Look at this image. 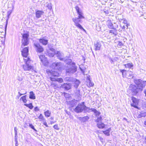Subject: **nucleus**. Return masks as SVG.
<instances>
[{"label": "nucleus", "mask_w": 146, "mask_h": 146, "mask_svg": "<svg viewBox=\"0 0 146 146\" xmlns=\"http://www.w3.org/2000/svg\"><path fill=\"white\" fill-rule=\"evenodd\" d=\"M75 13L78 15V17L73 18L72 20L74 23L75 25L77 27L80 29L83 30L84 31H86L82 27V26L79 23L80 22L82 19H84L83 13L81 10H76Z\"/></svg>", "instance_id": "nucleus-1"}, {"label": "nucleus", "mask_w": 146, "mask_h": 146, "mask_svg": "<svg viewBox=\"0 0 146 146\" xmlns=\"http://www.w3.org/2000/svg\"><path fill=\"white\" fill-rule=\"evenodd\" d=\"M24 60L25 64L23 65L22 66L24 71L35 70L33 66L29 65V64L31 62L30 59H24Z\"/></svg>", "instance_id": "nucleus-2"}, {"label": "nucleus", "mask_w": 146, "mask_h": 146, "mask_svg": "<svg viewBox=\"0 0 146 146\" xmlns=\"http://www.w3.org/2000/svg\"><path fill=\"white\" fill-rule=\"evenodd\" d=\"M90 111L93 112L95 117L97 118V119L95 120V122L97 123V125L99 128H100V113L99 111L97 110L94 108L89 109Z\"/></svg>", "instance_id": "nucleus-3"}, {"label": "nucleus", "mask_w": 146, "mask_h": 146, "mask_svg": "<svg viewBox=\"0 0 146 146\" xmlns=\"http://www.w3.org/2000/svg\"><path fill=\"white\" fill-rule=\"evenodd\" d=\"M134 82L140 91L143 90V89L146 85V81H142L141 79L135 80Z\"/></svg>", "instance_id": "nucleus-4"}, {"label": "nucleus", "mask_w": 146, "mask_h": 146, "mask_svg": "<svg viewBox=\"0 0 146 146\" xmlns=\"http://www.w3.org/2000/svg\"><path fill=\"white\" fill-rule=\"evenodd\" d=\"M56 54V56L60 60H63L64 59L62 58L63 56V54H61L60 52L59 51L55 52V50L53 48H50V51H49L48 53L49 56L51 57H53L54 55Z\"/></svg>", "instance_id": "nucleus-5"}, {"label": "nucleus", "mask_w": 146, "mask_h": 146, "mask_svg": "<svg viewBox=\"0 0 146 146\" xmlns=\"http://www.w3.org/2000/svg\"><path fill=\"white\" fill-rule=\"evenodd\" d=\"M84 102H83L78 104V106L74 110L77 113L81 112L86 108V106L84 105Z\"/></svg>", "instance_id": "nucleus-6"}, {"label": "nucleus", "mask_w": 146, "mask_h": 146, "mask_svg": "<svg viewBox=\"0 0 146 146\" xmlns=\"http://www.w3.org/2000/svg\"><path fill=\"white\" fill-rule=\"evenodd\" d=\"M129 88L130 90L134 95H136L140 91L135 85L131 84L129 86Z\"/></svg>", "instance_id": "nucleus-7"}, {"label": "nucleus", "mask_w": 146, "mask_h": 146, "mask_svg": "<svg viewBox=\"0 0 146 146\" xmlns=\"http://www.w3.org/2000/svg\"><path fill=\"white\" fill-rule=\"evenodd\" d=\"M28 36L29 35L27 34H25L23 35L22 46L27 45L28 44Z\"/></svg>", "instance_id": "nucleus-8"}, {"label": "nucleus", "mask_w": 146, "mask_h": 146, "mask_svg": "<svg viewBox=\"0 0 146 146\" xmlns=\"http://www.w3.org/2000/svg\"><path fill=\"white\" fill-rule=\"evenodd\" d=\"M72 67L70 68L66 69V72L67 73H73L75 72L77 70V67L76 66L75 63L74 62L72 63Z\"/></svg>", "instance_id": "nucleus-9"}, {"label": "nucleus", "mask_w": 146, "mask_h": 146, "mask_svg": "<svg viewBox=\"0 0 146 146\" xmlns=\"http://www.w3.org/2000/svg\"><path fill=\"white\" fill-rule=\"evenodd\" d=\"M131 100L133 103L131 104V106L133 107L136 108H138L137 106L139 103L138 99L134 97H131Z\"/></svg>", "instance_id": "nucleus-10"}, {"label": "nucleus", "mask_w": 146, "mask_h": 146, "mask_svg": "<svg viewBox=\"0 0 146 146\" xmlns=\"http://www.w3.org/2000/svg\"><path fill=\"white\" fill-rule=\"evenodd\" d=\"M21 52L22 55L24 57V59H30L29 57H27V56L28 55V47H26L24 48Z\"/></svg>", "instance_id": "nucleus-11"}, {"label": "nucleus", "mask_w": 146, "mask_h": 146, "mask_svg": "<svg viewBox=\"0 0 146 146\" xmlns=\"http://www.w3.org/2000/svg\"><path fill=\"white\" fill-rule=\"evenodd\" d=\"M39 58L43 64L45 66L48 65V62L46 58L44 55H41L39 56Z\"/></svg>", "instance_id": "nucleus-12"}, {"label": "nucleus", "mask_w": 146, "mask_h": 146, "mask_svg": "<svg viewBox=\"0 0 146 146\" xmlns=\"http://www.w3.org/2000/svg\"><path fill=\"white\" fill-rule=\"evenodd\" d=\"M34 45L37 52H41L43 51L44 49L39 44L35 43Z\"/></svg>", "instance_id": "nucleus-13"}, {"label": "nucleus", "mask_w": 146, "mask_h": 146, "mask_svg": "<svg viewBox=\"0 0 146 146\" xmlns=\"http://www.w3.org/2000/svg\"><path fill=\"white\" fill-rule=\"evenodd\" d=\"M70 79V80H70V81H71L72 82H74V87L76 88H77L80 83V81L79 80L75 78L73 79L72 80H71V78Z\"/></svg>", "instance_id": "nucleus-14"}, {"label": "nucleus", "mask_w": 146, "mask_h": 146, "mask_svg": "<svg viewBox=\"0 0 146 146\" xmlns=\"http://www.w3.org/2000/svg\"><path fill=\"white\" fill-rule=\"evenodd\" d=\"M61 87L64 88L65 90H68L71 88V84H64L61 86Z\"/></svg>", "instance_id": "nucleus-15"}, {"label": "nucleus", "mask_w": 146, "mask_h": 146, "mask_svg": "<svg viewBox=\"0 0 146 146\" xmlns=\"http://www.w3.org/2000/svg\"><path fill=\"white\" fill-rule=\"evenodd\" d=\"M60 62H57L53 63L51 66L52 68L53 69H56H56H58V68H60Z\"/></svg>", "instance_id": "nucleus-16"}, {"label": "nucleus", "mask_w": 146, "mask_h": 146, "mask_svg": "<svg viewBox=\"0 0 146 146\" xmlns=\"http://www.w3.org/2000/svg\"><path fill=\"white\" fill-rule=\"evenodd\" d=\"M54 70H54V71L51 70L50 71H49V72L48 73V74H50L52 75V76H59V73L56 71Z\"/></svg>", "instance_id": "nucleus-17"}, {"label": "nucleus", "mask_w": 146, "mask_h": 146, "mask_svg": "<svg viewBox=\"0 0 146 146\" xmlns=\"http://www.w3.org/2000/svg\"><path fill=\"white\" fill-rule=\"evenodd\" d=\"M44 13V12L41 10L37 11L36 12V18H38L40 17Z\"/></svg>", "instance_id": "nucleus-18"}, {"label": "nucleus", "mask_w": 146, "mask_h": 146, "mask_svg": "<svg viewBox=\"0 0 146 146\" xmlns=\"http://www.w3.org/2000/svg\"><path fill=\"white\" fill-rule=\"evenodd\" d=\"M39 42L40 43L42 44L43 45H46L48 42V40L45 39L44 38H42L39 39Z\"/></svg>", "instance_id": "nucleus-19"}, {"label": "nucleus", "mask_w": 146, "mask_h": 146, "mask_svg": "<svg viewBox=\"0 0 146 146\" xmlns=\"http://www.w3.org/2000/svg\"><path fill=\"white\" fill-rule=\"evenodd\" d=\"M12 12V11L11 10L9 11H8L7 12V19L6 21V24L5 25V31H6V30L7 27V25L8 23V20L9 18V16L11 14V13Z\"/></svg>", "instance_id": "nucleus-20"}, {"label": "nucleus", "mask_w": 146, "mask_h": 146, "mask_svg": "<svg viewBox=\"0 0 146 146\" xmlns=\"http://www.w3.org/2000/svg\"><path fill=\"white\" fill-rule=\"evenodd\" d=\"M14 3L13 1L9 2L8 4V8L13 9L14 8Z\"/></svg>", "instance_id": "nucleus-21"}, {"label": "nucleus", "mask_w": 146, "mask_h": 146, "mask_svg": "<svg viewBox=\"0 0 146 146\" xmlns=\"http://www.w3.org/2000/svg\"><path fill=\"white\" fill-rule=\"evenodd\" d=\"M127 76L129 79L133 78V72L131 71H127Z\"/></svg>", "instance_id": "nucleus-22"}, {"label": "nucleus", "mask_w": 146, "mask_h": 146, "mask_svg": "<svg viewBox=\"0 0 146 146\" xmlns=\"http://www.w3.org/2000/svg\"><path fill=\"white\" fill-rule=\"evenodd\" d=\"M107 25L108 27L110 29H112L114 28V27L113 26V25L111 23L110 21H107Z\"/></svg>", "instance_id": "nucleus-23"}, {"label": "nucleus", "mask_w": 146, "mask_h": 146, "mask_svg": "<svg viewBox=\"0 0 146 146\" xmlns=\"http://www.w3.org/2000/svg\"><path fill=\"white\" fill-rule=\"evenodd\" d=\"M111 130V128H109L108 129H107L106 130L103 131V132L104 134L107 136H109L110 135V132Z\"/></svg>", "instance_id": "nucleus-24"}, {"label": "nucleus", "mask_w": 146, "mask_h": 146, "mask_svg": "<svg viewBox=\"0 0 146 146\" xmlns=\"http://www.w3.org/2000/svg\"><path fill=\"white\" fill-rule=\"evenodd\" d=\"M125 68H132L133 67V65L132 63H128L124 65Z\"/></svg>", "instance_id": "nucleus-25"}, {"label": "nucleus", "mask_w": 146, "mask_h": 146, "mask_svg": "<svg viewBox=\"0 0 146 146\" xmlns=\"http://www.w3.org/2000/svg\"><path fill=\"white\" fill-rule=\"evenodd\" d=\"M44 6L45 7V8L48 9H51L52 7L51 4L50 3H46L44 5Z\"/></svg>", "instance_id": "nucleus-26"}, {"label": "nucleus", "mask_w": 146, "mask_h": 146, "mask_svg": "<svg viewBox=\"0 0 146 146\" xmlns=\"http://www.w3.org/2000/svg\"><path fill=\"white\" fill-rule=\"evenodd\" d=\"M78 102V101L76 100H72L70 102V103L71 104L72 107H73L75 105H76L77 104Z\"/></svg>", "instance_id": "nucleus-27"}, {"label": "nucleus", "mask_w": 146, "mask_h": 146, "mask_svg": "<svg viewBox=\"0 0 146 146\" xmlns=\"http://www.w3.org/2000/svg\"><path fill=\"white\" fill-rule=\"evenodd\" d=\"M44 114L46 117H48L50 116L51 112L50 111L48 110L44 113Z\"/></svg>", "instance_id": "nucleus-28"}, {"label": "nucleus", "mask_w": 146, "mask_h": 146, "mask_svg": "<svg viewBox=\"0 0 146 146\" xmlns=\"http://www.w3.org/2000/svg\"><path fill=\"white\" fill-rule=\"evenodd\" d=\"M29 98L32 99H35V94L32 91L30 92Z\"/></svg>", "instance_id": "nucleus-29"}, {"label": "nucleus", "mask_w": 146, "mask_h": 146, "mask_svg": "<svg viewBox=\"0 0 146 146\" xmlns=\"http://www.w3.org/2000/svg\"><path fill=\"white\" fill-rule=\"evenodd\" d=\"M120 72H121L123 77L127 76V72L125 70H120Z\"/></svg>", "instance_id": "nucleus-30"}, {"label": "nucleus", "mask_w": 146, "mask_h": 146, "mask_svg": "<svg viewBox=\"0 0 146 146\" xmlns=\"http://www.w3.org/2000/svg\"><path fill=\"white\" fill-rule=\"evenodd\" d=\"M112 29V30H111L110 31V33H112L114 35H116L117 30L116 28H114Z\"/></svg>", "instance_id": "nucleus-31"}, {"label": "nucleus", "mask_w": 146, "mask_h": 146, "mask_svg": "<svg viewBox=\"0 0 146 146\" xmlns=\"http://www.w3.org/2000/svg\"><path fill=\"white\" fill-rule=\"evenodd\" d=\"M95 46L96 47V50H100V44L97 43L96 44H95Z\"/></svg>", "instance_id": "nucleus-32"}, {"label": "nucleus", "mask_w": 146, "mask_h": 146, "mask_svg": "<svg viewBox=\"0 0 146 146\" xmlns=\"http://www.w3.org/2000/svg\"><path fill=\"white\" fill-rule=\"evenodd\" d=\"M87 85L89 87L92 86L94 85L93 83L91 82V81L87 82Z\"/></svg>", "instance_id": "nucleus-33"}, {"label": "nucleus", "mask_w": 146, "mask_h": 146, "mask_svg": "<svg viewBox=\"0 0 146 146\" xmlns=\"http://www.w3.org/2000/svg\"><path fill=\"white\" fill-rule=\"evenodd\" d=\"M23 79V76L21 75H19L17 77V79L19 81H21Z\"/></svg>", "instance_id": "nucleus-34"}, {"label": "nucleus", "mask_w": 146, "mask_h": 146, "mask_svg": "<svg viewBox=\"0 0 146 146\" xmlns=\"http://www.w3.org/2000/svg\"><path fill=\"white\" fill-rule=\"evenodd\" d=\"M24 105L26 106L27 107H28L30 109H32L33 108V106L32 103H30L29 104H24Z\"/></svg>", "instance_id": "nucleus-35"}, {"label": "nucleus", "mask_w": 146, "mask_h": 146, "mask_svg": "<svg viewBox=\"0 0 146 146\" xmlns=\"http://www.w3.org/2000/svg\"><path fill=\"white\" fill-rule=\"evenodd\" d=\"M117 17H118V19L120 21H122L124 19L123 15L121 14L119 15L118 16H117Z\"/></svg>", "instance_id": "nucleus-36"}, {"label": "nucleus", "mask_w": 146, "mask_h": 146, "mask_svg": "<svg viewBox=\"0 0 146 146\" xmlns=\"http://www.w3.org/2000/svg\"><path fill=\"white\" fill-rule=\"evenodd\" d=\"M21 99L22 100L24 103H26L27 101V100L26 99V96H24L22 97L21 98Z\"/></svg>", "instance_id": "nucleus-37"}, {"label": "nucleus", "mask_w": 146, "mask_h": 146, "mask_svg": "<svg viewBox=\"0 0 146 146\" xmlns=\"http://www.w3.org/2000/svg\"><path fill=\"white\" fill-rule=\"evenodd\" d=\"M38 118L40 119V121H44L45 119L44 118V117L42 114H41L39 115Z\"/></svg>", "instance_id": "nucleus-38"}, {"label": "nucleus", "mask_w": 146, "mask_h": 146, "mask_svg": "<svg viewBox=\"0 0 146 146\" xmlns=\"http://www.w3.org/2000/svg\"><path fill=\"white\" fill-rule=\"evenodd\" d=\"M107 125H106L104 124L101 122V128L107 129Z\"/></svg>", "instance_id": "nucleus-39"}, {"label": "nucleus", "mask_w": 146, "mask_h": 146, "mask_svg": "<svg viewBox=\"0 0 146 146\" xmlns=\"http://www.w3.org/2000/svg\"><path fill=\"white\" fill-rule=\"evenodd\" d=\"M75 94L78 96H79L80 95V90H76L75 92Z\"/></svg>", "instance_id": "nucleus-40"}, {"label": "nucleus", "mask_w": 146, "mask_h": 146, "mask_svg": "<svg viewBox=\"0 0 146 146\" xmlns=\"http://www.w3.org/2000/svg\"><path fill=\"white\" fill-rule=\"evenodd\" d=\"M56 81L60 83H62L63 82V80L61 78H57Z\"/></svg>", "instance_id": "nucleus-41"}, {"label": "nucleus", "mask_w": 146, "mask_h": 146, "mask_svg": "<svg viewBox=\"0 0 146 146\" xmlns=\"http://www.w3.org/2000/svg\"><path fill=\"white\" fill-rule=\"evenodd\" d=\"M17 128L16 127H14V131H15V137H16V136L17 135Z\"/></svg>", "instance_id": "nucleus-42"}, {"label": "nucleus", "mask_w": 146, "mask_h": 146, "mask_svg": "<svg viewBox=\"0 0 146 146\" xmlns=\"http://www.w3.org/2000/svg\"><path fill=\"white\" fill-rule=\"evenodd\" d=\"M54 128L56 130H59V128L57 125H55L53 126Z\"/></svg>", "instance_id": "nucleus-43"}, {"label": "nucleus", "mask_w": 146, "mask_h": 146, "mask_svg": "<svg viewBox=\"0 0 146 146\" xmlns=\"http://www.w3.org/2000/svg\"><path fill=\"white\" fill-rule=\"evenodd\" d=\"M50 80L52 81H56L57 78L50 77Z\"/></svg>", "instance_id": "nucleus-44"}, {"label": "nucleus", "mask_w": 146, "mask_h": 146, "mask_svg": "<svg viewBox=\"0 0 146 146\" xmlns=\"http://www.w3.org/2000/svg\"><path fill=\"white\" fill-rule=\"evenodd\" d=\"M29 126L30 127H31V128L34 129V130L36 131V130L34 126L32 124H30Z\"/></svg>", "instance_id": "nucleus-45"}, {"label": "nucleus", "mask_w": 146, "mask_h": 146, "mask_svg": "<svg viewBox=\"0 0 146 146\" xmlns=\"http://www.w3.org/2000/svg\"><path fill=\"white\" fill-rule=\"evenodd\" d=\"M43 121V124L45 125L46 127H48V125L47 124V123L46 122V121L45 120V119L44 121Z\"/></svg>", "instance_id": "nucleus-46"}, {"label": "nucleus", "mask_w": 146, "mask_h": 146, "mask_svg": "<svg viewBox=\"0 0 146 146\" xmlns=\"http://www.w3.org/2000/svg\"><path fill=\"white\" fill-rule=\"evenodd\" d=\"M68 62H71V60H69V59H68V60H65V62H66V63H67L68 64ZM68 64H70V63H69Z\"/></svg>", "instance_id": "nucleus-47"}, {"label": "nucleus", "mask_w": 146, "mask_h": 146, "mask_svg": "<svg viewBox=\"0 0 146 146\" xmlns=\"http://www.w3.org/2000/svg\"><path fill=\"white\" fill-rule=\"evenodd\" d=\"M123 45V44L121 42H118V44H117L118 46H121Z\"/></svg>", "instance_id": "nucleus-48"}, {"label": "nucleus", "mask_w": 146, "mask_h": 146, "mask_svg": "<svg viewBox=\"0 0 146 146\" xmlns=\"http://www.w3.org/2000/svg\"><path fill=\"white\" fill-rule=\"evenodd\" d=\"M96 30L98 31H100V26H98V27L97 26H96Z\"/></svg>", "instance_id": "nucleus-49"}, {"label": "nucleus", "mask_w": 146, "mask_h": 146, "mask_svg": "<svg viewBox=\"0 0 146 146\" xmlns=\"http://www.w3.org/2000/svg\"><path fill=\"white\" fill-rule=\"evenodd\" d=\"M89 81H90V77L89 76H87L86 78V81L87 82Z\"/></svg>", "instance_id": "nucleus-50"}, {"label": "nucleus", "mask_w": 146, "mask_h": 146, "mask_svg": "<svg viewBox=\"0 0 146 146\" xmlns=\"http://www.w3.org/2000/svg\"><path fill=\"white\" fill-rule=\"evenodd\" d=\"M51 84L52 85H54V86H56L57 85L54 82H51Z\"/></svg>", "instance_id": "nucleus-51"}, {"label": "nucleus", "mask_w": 146, "mask_h": 146, "mask_svg": "<svg viewBox=\"0 0 146 146\" xmlns=\"http://www.w3.org/2000/svg\"><path fill=\"white\" fill-rule=\"evenodd\" d=\"M123 23H124L127 24V21L125 19H124Z\"/></svg>", "instance_id": "nucleus-52"}, {"label": "nucleus", "mask_w": 146, "mask_h": 146, "mask_svg": "<svg viewBox=\"0 0 146 146\" xmlns=\"http://www.w3.org/2000/svg\"><path fill=\"white\" fill-rule=\"evenodd\" d=\"M34 110L35 111H36L39 110V108L37 107H36L35 109Z\"/></svg>", "instance_id": "nucleus-53"}, {"label": "nucleus", "mask_w": 146, "mask_h": 146, "mask_svg": "<svg viewBox=\"0 0 146 146\" xmlns=\"http://www.w3.org/2000/svg\"><path fill=\"white\" fill-rule=\"evenodd\" d=\"M126 27L127 28L128 26L127 25H125V26H123L122 27V29L124 30Z\"/></svg>", "instance_id": "nucleus-54"}, {"label": "nucleus", "mask_w": 146, "mask_h": 146, "mask_svg": "<svg viewBox=\"0 0 146 146\" xmlns=\"http://www.w3.org/2000/svg\"><path fill=\"white\" fill-rule=\"evenodd\" d=\"M143 15L144 16V18L145 19H146V14H144L143 15Z\"/></svg>", "instance_id": "nucleus-55"}, {"label": "nucleus", "mask_w": 146, "mask_h": 146, "mask_svg": "<svg viewBox=\"0 0 146 146\" xmlns=\"http://www.w3.org/2000/svg\"><path fill=\"white\" fill-rule=\"evenodd\" d=\"M26 93H25V94ZM18 94H19L20 95V96H21V95H22L23 94H21L19 92H18Z\"/></svg>", "instance_id": "nucleus-56"}, {"label": "nucleus", "mask_w": 146, "mask_h": 146, "mask_svg": "<svg viewBox=\"0 0 146 146\" xmlns=\"http://www.w3.org/2000/svg\"><path fill=\"white\" fill-rule=\"evenodd\" d=\"M15 141L16 142V143H18L17 140V138H15Z\"/></svg>", "instance_id": "nucleus-57"}, {"label": "nucleus", "mask_w": 146, "mask_h": 146, "mask_svg": "<svg viewBox=\"0 0 146 146\" xmlns=\"http://www.w3.org/2000/svg\"><path fill=\"white\" fill-rule=\"evenodd\" d=\"M119 1V2L122 3L124 2V0H120V1Z\"/></svg>", "instance_id": "nucleus-58"}, {"label": "nucleus", "mask_w": 146, "mask_h": 146, "mask_svg": "<svg viewBox=\"0 0 146 146\" xmlns=\"http://www.w3.org/2000/svg\"><path fill=\"white\" fill-rule=\"evenodd\" d=\"M123 119L124 120L126 121H127V119L125 117L123 118Z\"/></svg>", "instance_id": "nucleus-59"}, {"label": "nucleus", "mask_w": 146, "mask_h": 146, "mask_svg": "<svg viewBox=\"0 0 146 146\" xmlns=\"http://www.w3.org/2000/svg\"><path fill=\"white\" fill-rule=\"evenodd\" d=\"M18 143H16L15 146H18Z\"/></svg>", "instance_id": "nucleus-60"}, {"label": "nucleus", "mask_w": 146, "mask_h": 146, "mask_svg": "<svg viewBox=\"0 0 146 146\" xmlns=\"http://www.w3.org/2000/svg\"><path fill=\"white\" fill-rule=\"evenodd\" d=\"M144 124L146 126V120L144 121Z\"/></svg>", "instance_id": "nucleus-61"}, {"label": "nucleus", "mask_w": 146, "mask_h": 146, "mask_svg": "<svg viewBox=\"0 0 146 146\" xmlns=\"http://www.w3.org/2000/svg\"><path fill=\"white\" fill-rule=\"evenodd\" d=\"M145 94V95L146 96V90H145L144 91Z\"/></svg>", "instance_id": "nucleus-62"}, {"label": "nucleus", "mask_w": 146, "mask_h": 146, "mask_svg": "<svg viewBox=\"0 0 146 146\" xmlns=\"http://www.w3.org/2000/svg\"><path fill=\"white\" fill-rule=\"evenodd\" d=\"M113 62V61L111 59V63H112V62Z\"/></svg>", "instance_id": "nucleus-63"}, {"label": "nucleus", "mask_w": 146, "mask_h": 146, "mask_svg": "<svg viewBox=\"0 0 146 146\" xmlns=\"http://www.w3.org/2000/svg\"><path fill=\"white\" fill-rule=\"evenodd\" d=\"M50 119L52 120H53L54 119V117H51L50 118Z\"/></svg>", "instance_id": "nucleus-64"}]
</instances>
